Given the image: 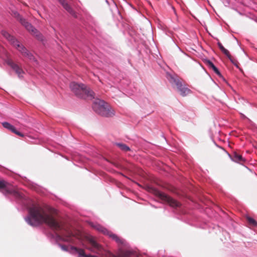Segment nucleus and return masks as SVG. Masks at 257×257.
<instances>
[{
  "instance_id": "15",
  "label": "nucleus",
  "mask_w": 257,
  "mask_h": 257,
  "mask_svg": "<svg viewBox=\"0 0 257 257\" xmlns=\"http://www.w3.org/2000/svg\"><path fill=\"white\" fill-rule=\"evenodd\" d=\"M206 65L212 70L218 76H221V73H220L217 67L213 64V63L210 60H207L206 61Z\"/></svg>"
},
{
  "instance_id": "4",
  "label": "nucleus",
  "mask_w": 257,
  "mask_h": 257,
  "mask_svg": "<svg viewBox=\"0 0 257 257\" xmlns=\"http://www.w3.org/2000/svg\"><path fill=\"white\" fill-rule=\"evenodd\" d=\"M11 15L15 18L32 35L38 40H42L43 37L41 34L36 29L25 19L23 18L17 11H12Z\"/></svg>"
},
{
  "instance_id": "6",
  "label": "nucleus",
  "mask_w": 257,
  "mask_h": 257,
  "mask_svg": "<svg viewBox=\"0 0 257 257\" xmlns=\"http://www.w3.org/2000/svg\"><path fill=\"white\" fill-rule=\"evenodd\" d=\"M0 191H2L5 195L13 194L17 197L21 196L20 194L14 189L10 183L4 180H0Z\"/></svg>"
},
{
  "instance_id": "1",
  "label": "nucleus",
  "mask_w": 257,
  "mask_h": 257,
  "mask_svg": "<svg viewBox=\"0 0 257 257\" xmlns=\"http://www.w3.org/2000/svg\"><path fill=\"white\" fill-rule=\"evenodd\" d=\"M54 209L48 206L34 205L29 209L30 217L27 221L32 226L45 223L56 233L57 238L66 242H71L72 233L64 222L56 220Z\"/></svg>"
},
{
  "instance_id": "2",
  "label": "nucleus",
  "mask_w": 257,
  "mask_h": 257,
  "mask_svg": "<svg viewBox=\"0 0 257 257\" xmlns=\"http://www.w3.org/2000/svg\"><path fill=\"white\" fill-rule=\"evenodd\" d=\"M69 87L71 91L79 98L88 99L95 98L94 92L83 84L72 82L70 83Z\"/></svg>"
},
{
  "instance_id": "11",
  "label": "nucleus",
  "mask_w": 257,
  "mask_h": 257,
  "mask_svg": "<svg viewBox=\"0 0 257 257\" xmlns=\"http://www.w3.org/2000/svg\"><path fill=\"white\" fill-rule=\"evenodd\" d=\"M6 63L15 71L19 77H23V74L24 73V72L21 67H20L17 64L15 63L11 59H8L6 61Z\"/></svg>"
},
{
  "instance_id": "14",
  "label": "nucleus",
  "mask_w": 257,
  "mask_h": 257,
  "mask_svg": "<svg viewBox=\"0 0 257 257\" xmlns=\"http://www.w3.org/2000/svg\"><path fill=\"white\" fill-rule=\"evenodd\" d=\"M232 160L237 163L242 164L245 162V159L241 155L236 152H234L232 157Z\"/></svg>"
},
{
  "instance_id": "10",
  "label": "nucleus",
  "mask_w": 257,
  "mask_h": 257,
  "mask_svg": "<svg viewBox=\"0 0 257 257\" xmlns=\"http://www.w3.org/2000/svg\"><path fill=\"white\" fill-rule=\"evenodd\" d=\"M167 78L173 87L176 88L183 82V80L176 75L167 74Z\"/></svg>"
},
{
  "instance_id": "13",
  "label": "nucleus",
  "mask_w": 257,
  "mask_h": 257,
  "mask_svg": "<svg viewBox=\"0 0 257 257\" xmlns=\"http://www.w3.org/2000/svg\"><path fill=\"white\" fill-rule=\"evenodd\" d=\"M59 3L62 5L63 7L71 15L75 17H76L75 12L72 8L65 2V0H58Z\"/></svg>"
},
{
  "instance_id": "24",
  "label": "nucleus",
  "mask_w": 257,
  "mask_h": 257,
  "mask_svg": "<svg viewBox=\"0 0 257 257\" xmlns=\"http://www.w3.org/2000/svg\"><path fill=\"white\" fill-rule=\"evenodd\" d=\"M17 135H18L19 136H20L21 137H23L24 136V135L21 133V132L18 131L16 129L15 130V131H14V132L13 133Z\"/></svg>"
},
{
  "instance_id": "9",
  "label": "nucleus",
  "mask_w": 257,
  "mask_h": 257,
  "mask_svg": "<svg viewBox=\"0 0 257 257\" xmlns=\"http://www.w3.org/2000/svg\"><path fill=\"white\" fill-rule=\"evenodd\" d=\"M87 240L91 245V247L88 248L89 250L93 252L97 253L98 251L101 250V246L96 242L94 237L92 236H88L87 238Z\"/></svg>"
},
{
  "instance_id": "7",
  "label": "nucleus",
  "mask_w": 257,
  "mask_h": 257,
  "mask_svg": "<svg viewBox=\"0 0 257 257\" xmlns=\"http://www.w3.org/2000/svg\"><path fill=\"white\" fill-rule=\"evenodd\" d=\"M155 194L161 200L167 202L170 206L172 207H179L181 205V204L180 202L168 196L167 194L163 192L159 191H156Z\"/></svg>"
},
{
  "instance_id": "18",
  "label": "nucleus",
  "mask_w": 257,
  "mask_h": 257,
  "mask_svg": "<svg viewBox=\"0 0 257 257\" xmlns=\"http://www.w3.org/2000/svg\"><path fill=\"white\" fill-rule=\"evenodd\" d=\"M217 45L219 48L220 50L225 55H226V56H230L229 52L223 46V45L220 42H218Z\"/></svg>"
},
{
  "instance_id": "16",
  "label": "nucleus",
  "mask_w": 257,
  "mask_h": 257,
  "mask_svg": "<svg viewBox=\"0 0 257 257\" xmlns=\"http://www.w3.org/2000/svg\"><path fill=\"white\" fill-rule=\"evenodd\" d=\"M91 225L93 228L98 230V231L102 232L104 234H107L109 233L108 230L99 224H91Z\"/></svg>"
},
{
  "instance_id": "12",
  "label": "nucleus",
  "mask_w": 257,
  "mask_h": 257,
  "mask_svg": "<svg viewBox=\"0 0 257 257\" xmlns=\"http://www.w3.org/2000/svg\"><path fill=\"white\" fill-rule=\"evenodd\" d=\"M176 89L180 94L183 97L186 96L191 92V90L187 88L183 82L177 87Z\"/></svg>"
},
{
  "instance_id": "21",
  "label": "nucleus",
  "mask_w": 257,
  "mask_h": 257,
  "mask_svg": "<svg viewBox=\"0 0 257 257\" xmlns=\"http://www.w3.org/2000/svg\"><path fill=\"white\" fill-rule=\"evenodd\" d=\"M248 223L253 226H257V222L252 218L247 216L246 217Z\"/></svg>"
},
{
  "instance_id": "17",
  "label": "nucleus",
  "mask_w": 257,
  "mask_h": 257,
  "mask_svg": "<svg viewBox=\"0 0 257 257\" xmlns=\"http://www.w3.org/2000/svg\"><path fill=\"white\" fill-rule=\"evenodd\" d=\"M107 235L119 244H122L123 243V240L121 238L110 231H109L108 234H107Z\"/></svg>"
},
{
  "instance_id": "5",
  "label": "nucleus",
  "mask_w": 257,
  "mask_h": 257,
  "mask_svg": "<svg viewBox=\"0 0 257 257\" xmlns=\"http://www.w3.org/2000/svg\"><path fill=\"white\" fill-rule=\"evenodd\" d=\"M2 35L5 37L24 56L28 57L29 58H31L32 55L30 53L28 50L23 47V45H21L19 42H18L13 36H11L9 33L6 31H3Z\"/></svg>"
},
{
  "instance_id": "23",
  "label": "nucleus",
  "mask_w": 257,
  "mask_h": 257,
  "mask_svg": "<svg viewBox=\"0 0 257 257\" xmlns=\"http://www.w3.org/2000/svg\"><path fill=\"white\" fill-rule=\"evenodd\" d=\"M227 58L230 60V61L237 68H238L239 67V63L234 58H233L231 55L230 54V56H227Z\"/></svg>"
},
{
  "instance_id": "22",
  "label": "nucleus",
  "mask_w": 257,
  "mask_h": 257,
  "mask_svg": "<svg viewBox=\"0 0 257 257\" xmlns=\"http://www.w3.org/2000/svg\"><path fill=\"white\" fill-rule=\"evenodd\" d=\"M132 254V252L129 250L123 251L120 252L119 256L114 257H130Z\"/></svg>"
},
{
  "instance_id": "3",
  "label": "nucleus",
  "mask_w": 257,
  "mask_h": 257,
  "mask_svg": "<svg viewBox=\"0 0 257 257\" xmlns=\"http://www.w3.org/2000/svg\"><path fill=\"white\" fill-rule=\"evenodd\" d=\"M92 108L97 114L105 117H110L114 115L113 110L109 105L103 100L96 98L94 100Z\"/></svg>"
},
{
  "instance_id": "19",
  "label": "nucleus",
  "mask_w": 257,
  "mask_h": 257,
  "mask_svg": "<svg viewBox=\"0 0 257 257\" xmlns=\"http://www.w3.org/2000/svg\"><path fill=\"white\" fill-rule=\"evenodd\" d=\"M116 145L122 151L127 152L131 150L130 148L125 144L122 143H116Z\"/></svg>"
},
{
  "instance_id": "8",
  "label": "nucleus",
  "mask_w": 257,
  "mask_h": 257,
  "mask_svg": "<svg viewBox=\"0 0 257 257\" xmlns=\"http://www.w3.org/2000/svg\"><path fill=\"white\" fill-rule=\"evenodd\" d=\"M60 246L62 250L64 251H70V252H73V251H74L77 252L78 253V257H97L96 256L94 255H87L85 253L84 249L78 248L74 246H70V249L68 246L65 245L60 244Z\"/></svg>"
},
{
  "instance_id": "20",
  "label": "nucleus",
  "mask_w": 257,
  "mask_h": 257,
  "mask_svg": "<svg viewBox=\"0 0 257 257\" xmlns=\"http://www.w3.org/2000/svg\"><path fill=\"white\" fill-rule=\"evenodd\" d=\"M3 126L10 130L11 131H12L13 133L14 132V131H15L16 130V128L14 126H13V125L11 124L9 122H4L3 123Z\"/></svg>"
}]
</instances>
